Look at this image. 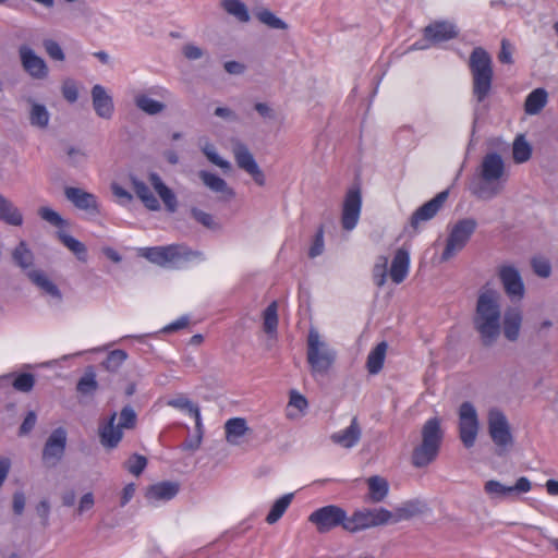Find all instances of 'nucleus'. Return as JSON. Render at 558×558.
<instances>
[{
	"mask_svg": "<svg viewBox=\"0 0 558 558\" xmlns=\"http://www.w3.org/2000/svg\"><path fill=\"white\" fill-rule=\"evenodd\" d=\"M488 433L497 447L496 453L504 456L512 445L513 438L506 415L497 409H492L488 413Z\"/></svg>",
	"mask_w": 558,
	"mask_h": 558,
	"instance_id": "9b49d317",
	"label": "nucleus"
},
{
	"mask_svg": "<svg viewBox=\"0 0 558 558\" xmlns=\"http://www.w3.org/2000/svg\"><path fill=\"white\" fill-rule=\"evenodd\" d=\"M167 404L179 410L187 411L195 418L197 429H201L202 423L199 409L198 407L193 404L186 397L178 396L175 398L168 400Z\"/></svg>",
	"mask_w": 558,
	"mask_h": 558,
	"instance_id": "ea45409f",
	"label": "nucleus"
},
{
	"mask_svg": "<svg viewBox=\"0 0 558 558\" xmlns=\"http://www.w3.org/2000/svg\"><path fill=\"white\" fill-rule=\"evenodd\" d=\"M349 533H357L371 527L385 525L392 520V512L385 508H364L349 515Z\"/></svg>",
	"mask_w": 558,
	"mask_h": 558,
	"instance_id": "9d476101",
	"label": "nucleus"
},
{
	"mask_svg": "<svg viewBox=\"0 0 558 558\" xmlns=\"http://www.w3.org/2000/svg\"><path fill=\"white\" fill-rule=\"evenodd\" d=\"M0 220L14 227L23 225L21 210L2 194H0Z\"/></svg>",
	"mask_w": 558,
	"mask_h": 558,
	"instance_id": "c756f323",
	"label": "nucleus"
},
{
	"mask_svg": "<svg viewBox=\"0 0 558 558\" xmlns=\"http://www.w3.org/2000/svg\"><path fill=\"white\" fill-rule=\"evenodd\" d=\"M387 348V342L381 341L368 353L366 367L369 374L375 375L381 371Z\"/></svg>",
	"mask_w": 558,
	"mask_h": 558,
	"instance_id": "c9c22d12",
	"label": "nucleus"
},
{
	"mask_svg": "<svg viewBox=\"0 0 558 558\" xmlns=\"http://www.w3.org/2000/svg\"><path fill=\"white\" fill-rule=\"evenodd\" d=\"M226 440L231 445H240L241 438L248 432L246 421L242 417H233L226 422Z\"/></svg>",
	"mask_w": 558,
	"mask_h": 558,
	"instance_id": "7c9ffc66",
	"label": "nucleus"
},
{
	"mask_svg": "<svg viewBox=\"0 0 558 558\" xmlns=\"http://www.w3.org/2000/svg\"><path fill=\"white\" fill-rule=\"evenodd\" d=\"M66 155H68V160H66L68 163H70L71 166H74V167L82 166L87 160L86 153L83 149L77 148V147H73V146L68 147Z\"/></svg>",
	"mask_w": 558,
	"mask_h": 558,
	"instance_id": "13d9d810",
	"label": "nucleus"
},
{
	"mask_svg": "<svg viewBox=\"0 0 558 558\" xmlns=\"http://www.w3.org/2000/svg\"><path fill=\"white\" fill-rule=\"evenodd\" d=\"M307 400L304 396L300 395L296 391H291L289 405L298 409L300 412H303L307 408Z\"/></svg>",
	"mask_w": 558,
	"mask_h": 558,
	"instance_id": "338daca9",
	"label": "nucleus"
},
{
	"mask_svg": "<svg viewBox=\"0 0 558 558\" xmlns=\"http://www.w3.org/2000/svg\"><path fill=\"white\" fill-rule=\"evenodd\" d=\"M27 278L33 284L40 289L44 293L50 295L57 301L62 300V294L59 288L50 280V278L39 269H31L26 271Z\"/></svg>",
	"mask_w": 558,
	"mask_h": 558,
	"instance_id": "bb28decb",
	"label": "nucleus"
},
{
	"mask_svg": "<svg viewBox=\"0 0 558 558\" xmlns=\"http://www.w3.org/2000/svg\"><path fill=\"white\" fill-rule=\"evenodd\" d=\"M512 52H513L512 45L507 39H502L501 40L500 51H499V54H498V60L501 63H506V64L513 63Z\"/></svg>",
	"mask_w": 558,
	"mask_h": 558,
	"instance_id": "0e129e2a",
	"label": "nucleus"
},
{
	"mask_svg": "<svg viewBox=\"0 0 558 558\" xmlns=\"http://www.w3.org/2000/svg\"><path fill=\"white\" fill-rule=\"evenodd\" d=\"M141 256L160 266H165L168 263L181 258L186 260L192 258L204 259V254L202 252L192 251L180 244L142 248Z\"/></svg>",
	"mask_w": 558,
	"mask_h": 558,
	"instance_id": "1a4fd4ad",
	"label": "nucleus"
},
{
	"mask_svg": "<svg viewBox=\"0 0 558 558\" xmlns=\"http://www.w3.org/2000/svg\"><path fill=\"white\" fill-rule=\"evenodd\" d=\"M498 278L506 295L513 302L524 299L525 286L520 270L513 265H501L498 268Z\"/></svg>",
	"mask_w": 558,
	"mask_h": 558,
	"instance_id": "ddd939ff",
	"label": "nucleus"
},
{
	"mask_svg": "<svg viewBox=\"0 0 558 558\" xmlns=\"http://www.w3.org/2000/svg\"><path fill=\"white\" fill-rule=\"evenodd\" d=\"M233 155L239 168L252 175L256 184L265 185V175L245 144L236 142L233 145Z\"/></svg>",
	"mask_w": 558,
	"mask_h": 558,
	"instance_id": "a211bd4d",
	"label": "nucleus"
},
{
	"mask_svg": "<svg viewBox=\"0 0 558 558\" xmlns=\"http://www.w3.org/2000/svg\"><path fill=\"white\" fill-rule=\"evenodd\" d=\"M39 217L54 227H62L65 225V220L52 208L40 207L38 209Z\"/></svg>",
	"mask_w": 558,
	"mask_h": 558,
	"instance_id": "6e6d98bb",
	"label": "nucleus"
},
{
	"mask_svg": "<svg viewBox=\"0 0 558 558\" xmlns=\"http://www.w3.org/2000/svg\"><path fill=\"white\" fill-rule=\"evenodd\" d=\"M409 268H410L409 252L403 247L398 248L393 256V259H392L391 266H390V270H389V276H390L391 280L396 284L401 283L407 278V276L409 274Z\"/></svg>",
	"mask_w": 558,
	"mask_h": 558,
	"instance_id": "393cba45",
	"label": "nucleus"
},
{
	"mask_svg": "<svg viewBox=\"0 0 558 558\" xmlns=\"http://www.w3.org/2000/svg\"><path fill=\"white\" fill-rule=\"evenodd\" d=\"M93 107L96 114L102 119H111L114 110L112 97L106 88L96 84L92 88Z\"/></svg>",
	"mask_w": 558,
	"mask_h": 558,
	"instance_id": "412c9836",
	"label": "nucleus"
},
{
	"mask_svg": "<svg viewBox=\"0 0 558 558\" xmlns=\"http://www.w3.org/2000/svg\"><path fill=\"white\" fill-rule=\"evenodd\" d=\"M388 258L379 256L373 268V279L377 287H383L387 281Z\"/></svg>",
	"mask_w": 558,
	"mask_h": 558,
	"instance_id": "8fccbe9b",
	"label": "nucleus"
},
{
	"mask_svg": "<svg viewBox=\"0 0 558 558\" xmlns=\"http://www.w3.org/2000/svg\"><path fill=\"white\" fill-rule=\"evenodd\" d=\"M19 53L23 69L33 78L43 80L48 75V68L45 60L37 56L32 48L21 46Z\"/></svg>",
	"mask_w": 558,
	"mask_h": 558,
	"instance_id": "aec40b11",
	"label": "nucleus"
},
{
	"mask_svg": "<svg viewBox=\"0 0 558 558\" xmlns=\"http://www.w3.org/2000/svg\"><path fill=\"white\" fill-rule=\"evenodd\" d=\"M477 228V222L473 218H464L458 220L449 230L446 246L441 253V260L447 262L461 252L472 234Z\"/></svg>",
	"mask_w": 558,
	"mask_h": 558,
	"instance_id": "0eeeda50",
	"label": "nucleus"
},
{
	"mask_svg": "<svg viewBox=\"0 0 558 558\" xmlns=\"http://www.w3.org/2000/svg\"><path fill=\"white\" fill-rule=\"evenodd\" d=\"M293 498V494H286L275 501L269 513L266 517L268 524H274L283 515Z\"/></svg>",
	"mask_w": 558,
	"mask_h": 558,
	"instance_id": "a19ab883",
	"label": "nucleus"
},
{
	"mask_svg": "<svg viewBox=\"0 0 558 558\" xmlns=\"http://www.w3.org/2000/svg\"><path fill=\"white\" fill-rule=\"evenodd\" d=\"M202 151L204 153V155L208 158V160L210 162H213L214 165L218 166L219 168L221 169H225V170H228L230 169V162L222 159L215 146L210 143H206L203 147H202Z\"/></svg>",
	"mask_w": 558,
	"mask_h": 558,
	"instance_id": "864d4df0",
	"label": "nucleus"
},
{
	"mask_svg": "<svg viewBox=\"0 0 558 558\" xmlns=\"http://www.w3.org/2000/svg\"><path fill=\"white\" fill-rule=\"evenodd\" d=\"M198 175L203 183L213 192L220 193L228 197H233L234 192L228 186L227 182L222 178L204 170L199 171Z\"/></svg>",
	"mask_w": 558,
	"mask_h": 558,
	"instance_id": "473e14b6",
	"label": "nucleus"
},
{
	"mask_svg": "<svg viewBox=\"0 0 558 558\" xmlns=\"http://www.w3.org/2000/svg\"><path fill=\"white\" fill-rule=\"evenodd\" d=\"M191 215L198 223L206 227L207 229L214 230L217 229L219 226L210 214L196 207H193L191 209Z\"/></svg>",
	"mask_w": 558,
	"mask_h": 558,
	"instance_id": "4d7b16f0",
	"label": "nucleus"
},
{
	"mask_svg": "<svg viewBox=\"0 0 558 558\" xmlns=\"http://www.w3.org/2000/svg\"><path fill=\"white\" fill-rule=\"evenodd\" d=\"M324 252V229L323 227H319L317 230V233L315 235L314 242L308 251V256L311 258H315L319 255H322Z\"/></svg>",
	"mask_w": 558,
	"mask_h": 558,
	"instance_id": "052dcab7",
	"label": "nucleus"
},
{
	"mask_svg": "<svg viewBox=\"0 0 558 558\" xmlns=\"http://www.w3.org/2000/svg\"><path fill=\"white\" fill-rule=\"evenodd\" d=\"M548 94L544 88H536L525 99L524 109L527 114H537L547 104Z\"/></svg>",
	"mask_w": 558,
	"mask_h": 558,
	"instance_id": "e433bc0d",
	"label": "nucleus"
},
{
	"mask_svg": "<svg viewBox=\"0 0 558 558\" xmlns=\"http://www.w3.org/2000/svg\"><path fill=\"white\" fill-rule=\"evenodd\" d=\"M531 482L527 477L522 476L517 480L512 486L504 485L496 480H489L484 485V492L492 499H513L520 494L531 490Z\"/></svg>",
	"mask_w": 558,
	"mask_h": 558,
	"instance_id": "dca6fc26",
	"label": "nucleus"
},
{
	"mask_svg": "<svg viewBox=\"0 0 558 558\" xmlns=\"http://www.w3.org/2000/svg\"><path fill=\"white\" fill-rule=\"evenodd\" d=\"M148 180L163 202L167 211L171 214L175 213L178 209V199L173 191L165 184L160 175L156 172L149 173Z\"/></svg>",
	"mask_w": 558,
	"mask_h": 558,
	"instance_id": "b1692460",
	"label": "nucleus"
},
{
	"mask_svg": "<svg viewBox=\"0 0 558 558\" xmlns=\"http://www.w3.org/2000/svg\"><path fill=\"white\" fill-rule=\"evenodd\" d=\"M29 109V123L32 126L45 130L49 125L50 113L45 105L38 104L33 99H28Z\"/></svg>",
	"mask_w": 558,
	"mask_h": 558,
	"instance_id": "2f4dec72",
	"label": "nucleus"
},
{
	"mask_svg": "<svg viewBox=\"0 0 558 558\" xmlns=\"http://www.w3.org/2000/svg\"><path fill=\"white\" fill-rule=\"evenodd\" d=\"M126 357L128 354L125 351L120 349L113 350L107 355L106 360L102 362V366L109 372H117Z\"/></svg>",
	"mask_w": 558,
	"mask_h": 558,
	"instance_id": "de8ad7c7",
	"label": "nucleus"
},
{
	"mask_svg": "<svg viewBox=\"0 0 558 558\" xmlns=\"http://www.w3.org/2000/svg\"><path fill=\"white\" fill-rule=\"evenodd\" d=\"M531 267L533 272L539 278L545 279L551 275V264L549 259L544 256L532 257Z\"/></svg>",
	"mask_w": 558,
	"mask_h": 558,
	"instance_id": "09e8293b",
	"label": "nucleus"
},
{
	"mask_svg": "<svg viewBox=\"0 0 558 558\" xmlns=\"http://www.w3.org/2000/svg\"><path fill=\"white\" fill-rule=\"evenodd\" d=\"M220 7L240 23H247L251 20L248 9L241 0H221Z\"/></svg>",
	"mask_w": 558,
	"mask_h": 558,
	"instance_id": "f704fd0d",
	"label": "nucleus"
},
{
	"mask_svg": "<svg viewBox=\"0 0 558 558\" xmlns=\"http://www.w3.org/2000/svg\"><path fill=\"white\" fill-rule=\"evenodd\" d=\"M474 329L484 347H492L501 333L500 294L493 289L480 293L473 317Z\"/></svg>",
	"mask_w": 558,
	"mask_h": 558,
	"instance_id": "f257e3e1",
	"label": "nucleus"
},
{
	"mask_svg": "<svg viewBox=\"0 0 558 558\" xmlns=\"http://www.w3.org/2000/svg\"><path fill=\"white\" fill-rule=\"evenodd\" d=\"M182 52H183L184 57L189 60H197L204 56L203 49L193 44L185 45L183 47Z\"/></svg>",
	"mask_w": 558,
	"mask_h": 558,
	"instance_id": "774afa93",
	"label": "nucleus"
},
{
	"mask_svg": "<svg viewBox=\"0 0 558 558\" xmlns=\"http://www.w3.org/2000/svg\"><path fill=\"white\" fill-rule=\"evenodd\" d=\"M64 195L77 209L90 216L100 214L98 198L93 193L86 192L80 187L69 186L65 187Z\"/></svg>",
	"mask_w": 558,
	"mask_h": 558,
	"instance_id": "6ab92c4d",
	"label": "nucleus"
},
{
	"mask_svg": "<svg viewBox=\"0 0 558 558\" xmlns=\"http://www.w3.org/2000/svg\"><path fill=\"white\" fill-rule=\"evenodd\" d=\"M130 181L136 196L142 201L147 209L154 211L160 209L159 201L144 181L140 180L135 175H131Z\"/></svg>",
	"mask_w": 558,
	"mask_h": 558,
	"instance_id": "c85d7f7f",
	"label": "nucleus"
},
{
	"mask_svg": "<svg viewBox=\"0 0 558 558\" xmlns=\"http://www.w3.org/2000/svg\"><path fill=\"white\" fill-rule=\"evenodd\" d=\"M98 389L96 374L92 367L87 368L84 375L78 379L76 390L81 395L90 396Z\"/></svg>",
	"mask_w": 558,
	"mask_h": 558,
	"instance_id": "79ce46f5",
	"label": "nucleus"
},
{
	"mask_svg": "<svg viewBox=\"0 0 558 558\" xmlns=\"http://www.w3.org/2000/svg\"><path fill=\"white\" fill-rule=\"evenodd\" d=\"M349 520L347 511L336 505L318 508L308 517V521L315 525L317 532L320 534L328 533L337 527H341L348 532Z\"/></svg>",
	"mask_w": 558,
	"mask_h": 558,
	"instance_id": "6e6552de",
	"label": "nucleus"
},
{
	"mask_svg": "<svg viewBox=\"0 0 558 558\" xmlns=\"http://www.w3.org/2000/svg\"><path fill=\"white\" fill-rule=\"evenodd\" d=\"M37 423V415L34 411H29L19 428V436L28 435Z\"/></svg>",
	"mask_w": 558,
	"mask_h": 558,
	"instance_id": "e2e57ef3",
	"label": "nucleus"
},
{
	"mask_svg": "<svg viewBox=\"0 0 558 558\" xmlns=\"http://www.w3.org/2000/svg\"><path fill=\"white\" fill-rule=\"evenodd\" d=\"M146 465L147 459L144 456L137 453L131 456L130 459L125 462L126 470L135 476L142 474Z\"/></svg>",
	"mask_w": 558,
	"mask_h": 558,
	"instance_id": "5fc2aeb1",
	"label": "nucleus"
},
{
	"mask_svg": "<svg viewBox=\"0 0 558 558\" xmlns=\"http://www.w3.org/2000/svg\"><path fill=\"white\" fill-rule=\"evenodd\" d=\"M449 196L448 191H441L430 201L420 206L411 216L410 228L414 233L418 232L421 223L433 219L438 211L442 208L445 202Z\"/></svg>",
	"mask_w": 558,
	"mask_h": 558,
	"instance_id": "f3484780",
	"label": "nucleus"
},
{
	"mask_svg": "<svg viewBox=\"0 0 558 558\" xmlns=\"http://www.w3.org/2000/svg\"><path fill=\"white\" fill-rule=\"evenodd\" d=\"M361 436L362 428L359 424L357 417L354 416L347 428L333 433L330 436V439L333 444L339 445L342 448L350 449L357 445Z\"/></svg>",
	"mask_w": 558,
	"mask_h": 558,
	"instance_id": "5701e85b",
	"label": "nucleus"
},
{
	"mask_svg": "<svg viewBox=\"0 0 558 558\" xmlns=\"http://www.w3.org/2000/svg\"><path fill=\"white\" fill-rule=\"evenodd\" d=\"M457 34L454 25L448 22H436L426 26L424 29L425 38L433 43H441L452 39Z\"/></svg>",
	"mask_w": 558,
	"mask_h": 558,
	"instance_id": "cd10ccee",
	"label": "nucleus"
},
{
	"mask_svg": "<svg viewBox=\"0 0 558 558\" xmlns=\"http://www.w3.org/2000/svg\"><path fill=\"white\" fill-rule=\"evenodd\" d=\"M14 263L24 270H31L34 264V254L26 242L21 241L12 252Z\"/></svg>",
	"mask_w": 558,
	"mask_h": 558,
	"instance_id": "58836bf2",
	"label": "nucleus"
},
{
	"mask_svg": "<svg viewBox=\"0 0 558 558\" xmlns=\"http://www.w3.org/2000/svg\"><path fill=\"white\" fill-rule=\"evenodd\" d=\"M417 505L414 502H408L398 507L395 512H392V520L390 523H397L402 520H409L412 517L418 513Z\"/></svg>",
	"mask_w": 558,
	"mask_h": 558,
	"instance_id": "3c124183",
	"label": "nucleus"
},
{
	"mask_svg": "<svg viewBox=\"0 0 558 558\" xmlns=\"http://www.w3.org/2000/svg\"><path fill=\"white\" fill-rule=\"evenodd\" d=\"M512 155L517 163H523L531 158L532 148L522 135L514 140Z\"/></svg>",
	"mask_w": 558,
	"mask_h": 558,
	"instance_id": "37998d69",
	"label": "nucleus"
},
{
	"mask_svg": "<svg viewBox=\"0 0 558 558\" xmlns=\"http://www.w3.org/2000/svg\"><path fill=\"white\" fill-rule=\"evenodd\" d=\"M278 305L277 302H271L264 311V330L268 335L277 332L278 327Z\"/></svg>",
	"mask_w": 558,
	"mask_h": 558,
	"instance_id": "c03bdc74",
	"label": "nucleus"
},
{
	"mask_svg": "<svg viewBox=\"0 0 558 558\" xmlns=\"http://www.w3.org/2000/svg\"><path fill=\"white\" fill-rule=\"evenodd\" d=\"M66 446V432L58 427L49 435L43 449L41 459L47 468H54L63 458Z\"/></svg>",
	"mask_w": 558,
	"mask_h": 558,
	"instance_id": "4468645a",
	"label": "nucleus"
},
{
	"mask_svg": "<svg viewBox=\"0 0 558 558\" xmlns=\"http://www.w3.org/2000/svg\"><path fill=\"white\" fill-rule=\"evenodd\" d=\"M257 19L263 24L267 25L270 28L274 29H287L288 25L284 21L276 16L271 11L269 10H263L257 13Z\"/></svg>",
	"mask_w": 558,
	"mask_h": 558,
	"instance_id": "603ef678",
	"label": "nucleus"
},
{
	"mask_svg": "<svg viewBox=\"0 0 558 558\" xmlns=\"http://www.w3.org/2000/svg\"><path fill=\"white\" fill-rule=\"evenodd\" d=\"M442 437L440 420L438 417L427 420L422 427V442L413 450L412 464L424 468L433 462L439 452Z\"/></svg>",
	"mask_w": 558,
	"mask_h": 558,
	"instance_id": "20e7f679",
	"label": "nucleus"
},
{
	"mask_svg": "<svg viewBox=\"0 0 558 558\" xmlns=\"http://www.w3.org/2000/svg\"><path fill=\"white\" fill-rule=\"evenodd\" d=\"M478 417L474 405L465 401L459 408V436L465 448L474 446L478 434Z\"/></svg>",
	"mask_w": 558,
	"mask_h": 558,
	"instance_id": "f8f14e48",
	"label": "nucleus"
},
{
	"mask_svg": "<svg viewBox=\"0 0 558 558\" xmlns=\"http://www.w3.org/2000/svg\"><path fill=\"white\" fill-rule=\"evenodd\" d=\"M362 209V195L360 186L355 185L348 190L341 214V226L344 230H353L360 219Z\"/></svg>",
	"mask_w": 558,
	"mask_h": 558,
	"instance_id": "2eb2a0df",
	"label": "nucleus"
},
{
	"mask_svg": "<svg viewBox=\"0 0 558 558\" xmlns=\"http://www.w3.org/2000/svg\"><path fill=\"white\" fill-rule=\"evenodd\" d=\"M62 95L69 102H75L78 98V89L74 81L66 80L62 84Z\"/></svg>",
	"mask_w": 558,
	"mask_h": 558,
	"instance_id": "680f3d73",
	"label": "nucleus"
},
{
	"mask_svg": "<svg viewBox=\"0 0 558 558\" xmlns=\"http://www.w3.org/2000/svg\"><path fill=\"white\" fill-rule=\"evenodd\" d=\"M507 181L506 166L497 153L486 154L470 184L471 193L477 198L489 201L502 193Z\"/></svg>",
	"mask_w": 558,
	"mask_h": 558,
	"instance_id": "f03ea898",
	"label": "nucleus"
},
{
	"mask_svg": "<svg viewBox=\"0 0 558 558\" xmlns=\"http://www.w3.org/2000/svg\"><path fill=\"white\" fill-rule=\"evenodd\" d=\"M44 47H45L47 54L51 59L58 60V61L64 60V58H65L64 52L57 41H54L52 39H46V40H44Z\"/></svg>",
	"mask_w": 558,
	"mask_h": 558,
	"instance_id": "bf43d9fd",
	"label": "nucleus"
},
{
	"mask_svg": "<svg viewBox=\"0 0 558 558\" xmlns=\"http://www.w3.org/2000/svg\"><path fill=\"white\" fill-rule=\"evenodd\" d=\"M36 513L41 519V525L47 527L49 525L50 504L47 499L41 500L36 506Z\"/></svg>",
	"mask_w": 558,
	"mask_h": 558,
	"instance_id": "69168bd1",
	"label": "nucleus"
},
{
	"mask_svg": "<svg viewBox=\"0 0 558 558\" xmlns=\"http://www.w3.org/2000/svg\"><path fill=\"white\" fill-rule=\"evenodd\" d=\"M522 312L518 307H508L502 316V332L507 340L514 342L519 339L522 326Z\"/></svg>",
	"mask_w": 558,
	"mask_h": 558,
	"instance_id": "4be33fe9",
	"label": "nucleus"
},
{
	"mask_svg": "<svg viewBox=\"0 0 558 558\" xmlns=\"http://www.w3.org/2000/svg\"><path fill=\"white\" fill-rule=\"evenodd\" d=\"M469 69L472 75V94L480 104L492 90L494 76L492 57L484 48H474L470 54Z\"/></svg>",
	"mask_w": 558,
	"mask_h": 558,
	"instance_id": "7ed1b4c3",
	"label": "nucleus"
},
{
	"mask_svg": "<svg viewBox=\"0 0 558 558\" xmlns=\"http://www.w3.org/2000/svg\"><path fill=\"white\" fill-rule=\"evenodd\" d=\"M9 375L11 376V383L9 385H2V387L12 386L15 390L29 392L35 385V377L29 373L20 374L14 379L11 374Z\"/></svg>",
	"mask_w": 558,
	"mask_h": 558,
	"instance_id": "49530a36",
	"label": "nucleus"
},
{
	"mask_svg": "<svg viewBox=\"0 0 558 558\" xmlns=\"http://www.w3.org/2000/svg\"><path fill=\"white\" fill-rule=\"evenodd\" d=\"M368 485V499L374 502H381L388 495L389 484L381 476H371L367 480Z\"/></svg>",
	"mask_w": 558,
	"mask_h": 558,
	"instance_id": "72a5a7b5",
	"label": "nucleus"
},
{
	"mask_svg": "<svg viewBox=\"0 0 558 558\" xmlns=\"http://www.w3.org/2000/svg\"><path fill=\"white\" fill-rule=\"evenodd\" d=\"M117 416L118 414L113 412L99 427L100 444L107 449H113L119 445L123 437V428L131 429L136 424L137 415L131 405L122 408L118 424H116Z\"/></svg>",
	"mask_w": 558,
	"mask_h": 558,
	"instance_id": "423d86ee",
	"label": "nucleus"
},
{
	"mask_svg": "<svg viewBox=\"0 0 558 558\" xmlns=\"http://www.w3.org/2000/svg\"><path fill=\"white\" fill-rule=\"evenodd\" d=\"M307 362L314 377L325 376L332 367L337 353L320 339L317 330L311 329L307 336Z\"/></svg>",
	"mask_w": 558,
	"mask_h": 558,
	"instance_id": "39448f33",
	"label": "nucleus"
},
{
	"mask_svg": "<svg viewBox=\"0 0 558 558\" xmlns=\"http://www.w3.org/2000/svg\"><path fill=\"white\" fill-rule=\"evenodd\" d=\"M134 104L144 113L148 116H156L166 109V105L161 101L150 98L146 94H137L134 97Z\"/></svg>",
	"mask_w": 558,
	"mask_h": 558,
	"instance_id": "4c0bfd02",
	"label": "nucleus"
},
{
	"mask_svg": "<svg viewBox=\"0 0 558 558\" xmlns=\"http://www.w3.org/2000/svg\"><path fill=\"white\" fill-rule=\"evenodd\" d=\"M59 239L80 260H86V246L82 242L66 233H59Z\"/></svg>",
	"mask_w": 558,
	"mask_h": 558,
	"instance_id": "a18cd8bd",
	"label": "nucleus"
},
{
	"mask_svg": "<svg viewBox=\"0 0 558 558\" xmlns=\"http://www.w3.org/2000/svg\"><path fill=\"white\" fill-rule=\"evenodd\" d=\"M179 493V484L174 482H160L147 488L146 498L150 502L168 501Z\"/></svg>",
	"mask_w": 558,
	"mask_h": 558,
	"instance_id": "a878e982",
	"label": "nucleus"
}]
</instances>
